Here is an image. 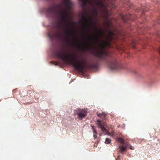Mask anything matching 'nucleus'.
I'll use <instances>...</instances> for the list:
<instances>
[{"label": "nucleus", "mask_w": 160, "mask_h": 160, "mask_svg": "<svg viewBox=\"0 0 160 160\" xmlns=\"http://www.w3.org/2000/svg\"><path fill=\"white\" fill-rule=\"evenodd\" d=\"M130 149L131 150H134V147L133 146H130Z\"/></svg>", "instance_id": "dca6fc26"}, {"label": "nucleus", "mask_w": 160, "mask_h": 160, "mask_svg": "<svg viewBox=\"0 0 160 160\" xmlns=\"http://www.w3.org/2000/svg\"><path fill=\"white\" fill-rule=\"evenodd\" d=\"M112 39V36H111L110 37V38H109V39L110 40H111Z\"/></svg>", "instance_id": "aec40b11"}, {"label": "nucleus", "mask_w": 160, "mask_h": 160, "mask_svg": "<svg viewBox=\"0 0 160 160\" xmlns=\"http://www.w3.org/2000/svg\"><path fill=\"white\" fill-rule=\"evenodd\" d=\"M81 45L83 46H87V43H81Z\"/></svg>", "instance_id": "2eb2a0df"}, {"label": "nucleus", "mask_w": 160, "mask_h": 160, "mask_svg": "<svg viewBox=\"0 0 160 160\" xmlns=\"http://www.w3.org/2000/svg\"><path fill=\"white\" fill-rule=\"evenodd\" d=\"M98 116L102 118L105 119L106 114L105 112H102V113L98 114Z\"/></svg>", "instance_id": "9b49d317"}, {"label": "nucleus", "mask_w": 160, "mask_h": 160, "mask_svg": "<svg viewBox=\"0 0 160 160\" xmlns=\"http://www.w3.org/2000/svg\"><path fill=\"white\" fill-rule=\"evenodd\" d=\"M57 57L65 61L68 64L72 65L76 70L82 72L84 69L85 63L77 59L76 54H70L68 55L63 54L59 52L56 53Z\"/></svg>", "instance_id": "7ed1b4c3"}, {"label": "nucleus", "mask_w": 160, "mask_h": 160, "mask_svg": "<svg viewBox=\"0 0 160 160\" xmlns=\"http://www.w3.org/2000/svg\"><path fill=\"white\" fill-rule=\"evenodd\" d=\"M93 133H98L97 131L95 130V129H93Z\"/></svg>", "instance_id": "f3484780"}, {"label": "nucleus", "mask_w": 160, "mask_h": 160, "mask_svg": "<svg viewBox=\"0 0 160 160\" xmlns=\"http://www.w3.org/2000/svg\"><path fill=\"white\" fill-rule=\"evenodd\" d=\"M158 51H159V53L160 54V47H159V49H158Z\"/></svg>", "instance_id": "4be33fe9"}, {"label": "nucleus", "mask_w": 160, "mask_h": 160, "mask_svg": "<svg viewBox=\"0 0 160 160\" xmlns=\"http://www.w3.org/2000/svg\"><path fill=\"white\" fill-rule=\"evenodd\" d=\"M118 141L121 144L123 143L124 142V141L122 138H117Z\"/></svg>", "instance_id": "f8f14e48"}, {"label": "nucleus", "mask_w": 160, "mask_h": 160, "mask_svg": "<svg viewBox=\"0 0 160 160\" xmlns=\"http://www.w3.org/2000/svg\"><path fill=\"white\" fill-rule=\"evenodd\" d=\"M81 20L82 21L83 28L84 29H87L88 31L91 32V30L88 29V26H92L95 27L98 32V36L99 37L102 36L103 34L102 31L100 30H98L97 27H96V21L93 22L92 20L94 18V17L92 16H88L87 17L84 15H82L81 16Z\"/></svg>", "instance_id": "20e7f679"}, {"label": "nucleus", "mask_w": 160, "mask_h": 160, "mask_svg": "<svg viewBox=\"0 0 160 160\" xmlns=\"http://www.w3.org/2000/svg\"><path fill=\"white\" fill-rule=\"evenodd\" d=\"M62 0L65 6V9L62 8V5L61 4H57L56 5L57 8H59L58 12L60 18L61 25L60 28L64 30V34L65 35H72L73 32V31H71L68 28L69 24L67 20L68 11L72 8V3L69 0ZM79 0L81 2L82 6L83 7L86 6L88 3H89L91 5H93V4H95L100 8H103L105 7L102 0Z\"/></svg>", "instance_id": "f257e3e1"}, {"label": "nucleus", "mask_w": 160, "mask_h": 160, "mask_svg": "<svg viewBox=\"0 0 160 160\" xmlns=\"http://www.w3.org/2000/svg\"><path fill=\"white\" fill-rule=\"evenodd\" d=\"M108 25L109 24V22H108Z\"/></svg>", "instance_id": "b1692460"}, {"label": "nucleus", "mask_w": 160, "mask_h": 160, "mask_svg": "<svg viewBox=\"0 0 160 160\" xmlns=\"http://www.w3.org/2000/svg\"><path fill=\"white\" fill-rule=\"evenodd\" d=\"M118 158L116 159V160H118V158H119V155H118Z\"/></svg>", "instance_id": "412c9836"}, {"label": "nucleus", "mask_w": 160, "mask_h": 160, "mask_svg": "<svg viewBox=\"0 0 160 160\" xmlns=\"http://www.w3.org/2000/svg\"><path fill=\"white\" fill-rule=\"evenodd\" d=\"M49 37L51 39H52V35L51 34L49 35Z\"/></svg>", "instance_id": "a211bd4d"}, {"label": "nucleus", "mask_w": 160, "mask_h": 160, "mask_svg": "<svg viewBox=\"0 0 160 160\" xmlns=\"http://www.w3.org/2000/svg\"><path fill=\"white\" fill-rule=\"evenodd\" d=\"M111 141V140L110 139L107 138L106 139L105 143L106 144H108L110 143Z\"/></svg>", "instance_id": "ddd939ff"}, {"label": "nucleus", "mask_w": 160, "mask_h": 160, "mask_svg": "<svg viewBox=\"0 0 160 160\" xmlns=\"http://www.w3.org/2000/svg\"><path fill=\"white\" fill-rule=\"evenodd\" d=\"M88 39L90 40L94 45H96L100 41L99 37H95L91 35L88 37Z\"/></svg>", "instance_id": "0eeeda50"}, {"label": "nucleus", "mask_w": 160, "mask_h": 160, "mask_svg": "<svg viewBox=\"0 0 160 160\" xmlns=\"http://www.w3.org/2000/svg\"><path fill=\"white\" fill-rule=\"evenodd\" d=\"M128 146H129V145H128V144L126 145L125 147L122 145L120 146L119 152L122 153H123V152L126 150Z\"/></svg>", "instance_id": "1a4fd4ad"}, {"label": "nucleus", "mask_w": 160, "mask_h": 160, "mask_svg": "<svg viewBox=\"0 0 160 160\" xmlns=\"http://www.w3.org/2000/svg\"><path fill=\"white\" fill-rule=\"evenodd\" d=\"M87 111L84 109H78L75 110V113L76 115H78V118L81 120H82L87 115Z\"/></svg>", "instance_id": "39448f33"}, {"label": "nucleus", "mask_w": 160, "mask_h": 160, "mask_svg": "<svg viewBox=\"0 0 160 160\" xmlns=\"http://www.w3.org/2000/svg\"><path fill=\"white\" fill-rule=\"evenodd\" d=\"M45 10L47 13L52 14L54 13L55 8L51 6L46 8Z\"/></svg>", "instance_id": "6e6552de"}, {"label": "nucleus", "mask_w": 160, "mask_h": 160, "mask_svg": "<svg viewBox=\"0 0 160 160\" xmlns=\"http://www.w3.org/2000/svg\"><path fill=\"white\" fill-rule=\"evenodd\" d=\"M97 134L98 133H93V137L95 139L97 138Z\"/></svg>", "instance_id": "4468645a"}, {"label": "nucleus", "mask_w": 160, "mask_h": 160, "mask_svg": "<svg viewBox=\"0 0 160 160\" xmlns=\"http://www.w3.org/2000/svg\"><path fill=\"white\" fill-rule=\"evenodd\" d=\"M91 126L92 129H93H93H95L94 128V126L91 125Z\"/></svg>", "instance_id": "6ab92c4d"}, {"label": "nucleus", "mask_w": 160, "mask_h": 160, "mask_svg": "<svg viewBox=\"0 0 160 160\" xmlns=\"http://www.w3.org/2000/svg\"><path fill=\"white\" fill-rule=\"evenodd\" d=\"M110 43L108 41H103L102 43L99 44V49L94 53V56L98 60L96 63H92L89 65L90 68H97L100 61H104L112 69H116L118 68L119 65L116 61L114 59L112 58L109 60L108 58L109 57H111L110 54L106 49L107 46H110Z\"/></svg>", "instance_id": "f03ea898"}, {"label": "nucleus", "mask_w": 160, "mask_h": 160, "mask_svg": "<svg viewBox=\"0 0 160 160\" xmlns=\"http://www.w3.org/2000/svg\"><path fill=\"white\" fill-rule=\"evenodd\" d=\"M121 18L124 22H127V21L130 19V17L127 15H122Z\"/></svg>", "instance_id": "9d476101"}, {"label": "nucleus", "mask_w": 160, "mask_h": 160, "mask_svg": "<svg viewBox=\"0 0 160 160\" xmlns=\"http://www.w3.org/2000/svg\"><path fill=\"white\" fill-rule=\"evenodd\" d=\"M96 123L98 125V127L100 128L101 130L103 132H105L107 133H108V132L106 129L105 126H106V124L103 121H100L98 120L96 121Z\"/></svg>", "instance_id": "423d86ee"}, {"label": "nucleus", "mask_w": 160, "mask_h": 160, "mask_svg": "<svg viewBox=\"0 0 160 160\" xmlns=\"http://www.w3.org/2000/svg\"><path fill=\"white\" fill-rule=\"evenodd\" d=\"M58 36H60V35L59 34H58Z\"/></svg>", "instance_id": "5701e85b"}]
</instances>
